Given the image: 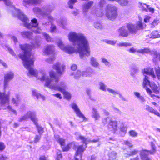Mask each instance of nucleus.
<instances>
[{"label":"nucleus","mask_w":160,"mask_h":160,"mask_svg":"<svg viewBox=\"0 0 160 160\" xmlns=\"http://www.w3.org/2000/svg\"><path fill=\"white\" fill-rule=\"evenodd\" d=\"M41 37L38 36L35 39L33 46L28 44H19L20 48L23 52L22 54H20L18 56L23 60L25 67L28 70V75H31L34 76L41 81L45 80V85L46 87L60 92L63 93L65 98L69 99L71 98V95L69 92L65 91L66 85L65 82H59V78L56 76L54 71L52 70L50 71L49 72L50 78H49L46 76L44 71L42 70L38 73L37 71L33 68L34 59L31 51L33 47H39L41 44Z\"/></svg>","instance_id":"obj_1"},{"label":"nucleus","mask_w":160,"mask_h":160,"mask_svg":"<svg viewBox=\"0 0 160 160\" xmlns=\"http://www.w3.org/2000/svg\"><path fill=\"white\" fill-rule=\"evenodd\" d=\"M69 41L72 43L73 45L76 46L74 47L70 45L65 46L60 40L58 42V47L66 53L71 54L74 52H78L80 58L83 59H86V56L90 55V48L88 39L81 33H77L72 32L68 35Z\"/></svg>","instance_id":"obj_2"},{"label":"nucleus","mask_w":160,"mask_h":160,"mask_svg":"<svg viewBox=\"0 0 160 160\" xmlns=\"http://www.w3.org/2000/svg\"><path fill=\"white\" fill-rule=\"evenodd\" d=\"M142 72L144 74H147V75H145L143 83L144 87L146 88V89L147 92L152 95V96H154L152 94V91L147 87L148 86H149L151 88L155 93L156 94L158 93L159 91L157 86L154 83V82H151L149 80V76H151L153 78L155 77L153 68L144 69Z\"/></svg>","instance_id":"obj_3"},{"label":"nucleus","mask_w":160,"mask_h":160,"mask_svg":"<svg viewBox=\"0 0 160 160\" xmlns=\"http://www.w3.org/2000/svg\"><path fill=\"white\" fill-rule=\"evenodd\" d=\"M55 8L54 5H47L43 6L41 8L38 7H34L33 8V10L34 13L40 15L42 18L47 17L49 22H51L54 20V18L50 13L53 11Z\"/></svg>","instance_id":"obj_4"},{"label":"nucleus","mask_w":160,"mask_h":160,"mask_svg":"<svg viewBox=\"0 0 160 160\" xmlns=\"http://www.w3.org/2000/svg\"><path fill=\"white\" fill-rule=\"evenodd\" d=\"M118 8L115 6L108 4L106 8V16L110 20H114L118 16Z\"/></svg>","instance_id":"obj_5"},{"label":"nucleus","mask_w":160,"mask_h":160,"mask_svg":"<svg viewBox=\"0 0 160 160\" xmlns=\"http://www.w3.org/2000/svg\"><path fill=\"white\" fill-rule=\"evenodd\" d=\"M151 149L150 150H143L141 152L140 155L142 160H149L148 156L149 154H154L156 152V148L153 142H150Z\"/></svg>","instance_id":"obj_6"},{"label":"nucleus","mask_w":160,"mask_h":160,"mask_svg":"<svg viewBox=\"0 0 160 160\" xmlns=\"http://www.w3.org/2000/svg\"><path fill=\"white\" fill-rule=\"evenodd\" d=\"M102 122L104 124L108 123L107 126L108 129L111 131H113V132L117 130L118 127V122L116 121H113L109 117H108L103 119L102 120Z\"/></svg>","instance_id":"obj_7"},{"label":"nucleus","mask_w":160,"mask_h":160,"mask_svg":"<svg viewBox=\"0 0 160 160\" xmlns=\"http://www.w3.org/2000/svg\"><path fill=\"white\" fill-rule=\"evenodd\" d=\"M36 118L35 112L29 111H28L24 115L19 118L18 121L19 122H22L27 120L30 118L33 122H35Z\"/></svg>","instance_id":"obj_8"},{"label":"nucleus","mask_w":160,"mask_h":160,"mask_svg":"<svg viewBox=\"0 0 160 160\" xmlns=\"http://www.w3.org/2000/svg\"><path fill=\"white\" fill-rule=\"evenodd\" d=\"M71 107L75 112L76 115L79 118L82 119L83 120H85L86 118L81 111L75 102H72L71 104Z\"/></svg>","instance_id":"obj_9"},{"label":"nucleus","mask_w":160,"mask_h":160,"mask_svg":"<svg viewBox=\"0 0 160 160\" xmlns=\"http://www.w3.org/2000/svg\"><path fill=\"white\" fill-rule=\"evenodd\" d=\"M14 77V74L12 72H7L4 75V86L6 88L8 86V82L12 79Z\"/></svg>","instance_id":"obj_10"},{"label":"nucleus","mask_w":160,"mask_h":160,"mask_svg":"<svg viewBox=\"0 0 160 160\" xmlns=\"http://www.w3.org/2000/svg\"><path fill=\"white\" fill-rule=\"evenodd\" d=\"M9 95L6 94L5 91L3 92H0V104L2 106L9 104Z\"/></svg>","instance_id":"obj_11"},{"label":"nucleus","mask_w":160,"mask_h":160,"mask_svg":"<svg viewBox=\"0 0 160 160\" xmlns=\"http://www.w3.org/2000/svg\"><path fill=\"white\" fill-rule=\"evenodd\" d=\"M42 0H23L22 3L26 7H28L31 5H39L42 2Z\"/></svg>","instance_id":"obj_12"},{"label":"nucleus","mask_w":160,"mask_h":160,"mask_svg":"<svg viewBox=\"0 0 160 160\" xmlns=\"http://www.w3.org/2000/svg\"><path fill=\"white\" fill-rule=\"evenodd\" d=\"M55 138L56 141L60 144L62 147V149L63 151H67L70 148L69 144L65 147V140L62 138H60L58 135H55Z\"/></svg>","instance_id":"obj_13"},{"label":"nucleus","mask_w":160,"mask_h":160,"mask_svg":"<svg viewBox=\"0 0 160 160\" xmlns=\"http://www.w3.org/2000/svg\"><path fill=\"white\" fill-rule=\"evenodd\" d=\"M65 67L64 64L58 62L54 65L53 68L57 71L59 74L61 75L64 72Z\"/></svg>","instance_id":"obj_14"},{"label":"nucleus","mask_w":160,"mask_h":160,"mask_svg":"<svg viewBox=\"0 0 160 160\" xmlns=\"http://www.w3.org/2000/svg\"><path fill=\"white\" fill-rule=\"evenodd\" d=\"M85 150V148L83 147V146H79L77 148L74 160H81L82 153Z\"/></svg>","instance_id":"obj_15"},{"label":"nucleus","mask_w":160,"mask_h":160,"mask_svg":"<svg viewBox=\"0 0 160 160\" xmlns=\"http://www.w3.org/2000/svg\"><path fill=\"white\" fill-rule=\"evenodd\" d=\"M126 26H123L118 30V34L119 36L124 37H127L128 36V32Z\"/></svg>","instance_id":"obj_16"},{"label":"nucleus","mask_w":160,"mask_h":160,"mask_svg":"<svg viewBox=\"0 0 160 160\" xmlns=\"http://www.w3.org/2000/svg\"><path fill=\"white\" fill-rule=\"evenodd\" d=\"M55 50L53 45H47L45 47L44 53L45 55L53 54Z\"/></svg>","instance_id":"obj_17"},{"label":"nucleus","mask_w":160,"mask_h":160,"mask_svg":"<svg viewBox=\"0 0 160 160\" xmlns=\"http://www.w3.org/2000/svg\"><path fill=\"white\" fill-rule=\"evenodd\" d=\"M78 138L82 140L83 143L85 144V147H86V145L89 142H96L99 141V139H94L92 140H90L88 138H85L83 136H81V135H79L78 136Z\"/></svg>","instance_id":"obj_18"},{"label":"nucleus","mask_w":160,"mask_h":160,"mask_svg":"<svg viewBox=\"0 0 160 160\" xmlns=\"http://www.w3.org/2000/svg\"><path fill=\"white\" fill-rule=\"evenodd\" d=\"M107 92L109 93L112 94L114 97H115V95L116 94H118L119 97L123 100L124 101H126L125 98L118 91H115L113 89L108 88L107 89Z\"/></svg>","instance_id":"obj_19"},{"label":"nucleus","mask_w":160,"mask_h":160,"mask_svg":"<svg viewBox=\"0 0 160 160\" xmlns=\"http://www.w3.org/2000/svg\"><path fill=\"white\" fill-rule=\"evenodd\" d=\"M126 26L130 33L134 34L137 33L138 30L135 24L128 23L126 25Z\"/></svg>","instance_id":"obj_20"},{"label":"nucleus","mask_w":160,"mask_h":160,"mask_svg":"<svg viewBox=\"0 0 160 160\" xmlns=\"http://www.w3.org/2000/svg\"><path fill=\"white\" fill-rule=\"evenodd\" d=\"M94 70L91 68H88L85 71L82 72V76L86 77H91L92 74H94Z\"/></svg>","instance_id":"obj_21"},{"label":"nucleus","mask_w":160,"mask_h":160,"mask_svg":"<svg viewBox=\"0 0 160 160\" xmlns=\"http://www.w3.org/2000/svg\"><path fill=\"white\" fill-rule=\"evenodd\" d=\"M93 2L90 1L89 2L84 3L82 5V10L83 12L85 14L88 11V9L93 4Z\"/></svg>","instance_id":"obj_22"},{"label":"nucleus","mask_w":160,"mask_h":160,"mask_svg":"<svg viewBox=\"0 0 160 160\" xmlns=\"http://www.w3.org/2000/svg\"><path fill=\"white\" fill-rule=\"evenodd\" d=\"M145 110L149 112L154 114L158 116H160V114L157 110L154 109L152 108L149 105H146Z\"/></svg>","instance_id":"obj_23"},{"label":"nucleus","mask_w":160,"mask_h":160,"mask_svg":"<svg viewBox=\"0 0 160 160\" xmlns=\"http://www.w3.org/2000/svg\"><path fill=\"white\" fill-rule=\"evenodd\" d=\"M92 117L94 118L95 120H98L100 118V114L97 109L94 108H92Z\"/></svg>","instance_id":"obj_24"},{"label":"nucleus","mask_w":160,"mask_h":160,"mask_svg":"<svg viewBox=\"0 0 160 160\" xmlns=\"http://www.w3.org/2000/svg\"><path fill=\"white\" fill-rule=\"evenodd\" d=\"M22 36L24 38L29 39H32L33 37V33L30 32L24 31L21 33Z\"/></svg>","instance_id":"obj_25"},{"label":"nucleus","mask_w":160,"mask_h":160,"mask_svg":"<svg viewBox=\"0 0 160 160\" xmlns=\"http://www.w3.org/2000/svg\"><path fill=\"white\" fill-rule=\"evenodd\" d=\"M70 75L71 76H74V78L75 79H78L82 75V72L79 70H78L76 72H71Z\"/></svg>","instance_id":"obj_26"},{"label":"nucleus","mask_w":160,"mask_h":160,"mask_svg":"<svg viewBox=\"0 0 160 160\" xmlns=\"http://www.w3.org/2000/svg\"><path fill=\"white\" fill-rule=\"evenodd\" d=\"M21 100L20 96L18 94H16L15 97L12 98V102L16 106L18 105Z\"/></svg>","instance_id":"obj_27"},{"label":"nucleus","mask_w":160,"mask_h":160,"mask_svg":"<svg viewBox=\"0 0 160 160\" xmlns=\"http://www.w3.org/2000/svg\"><path fill=\"white\" fill-rule=\"evenodd\" d=\"M138 152V151L136 149H133L130 151H128L127 152H126V151L124 150V155L125 157H128L136 155Z\"/></svg>","instance_id":"obj_28"},{"label":"nucleus","mask_w":160,"mask_h":160,"mask_svg":"<svg viewBox=\"0 0 160 160\" xmlns=\"http://www.w3.org/2000/svg\"><path fill=\"white\" fill-rule=\"evenodd\" d=\"M108 156L110 160L115 159L117 157V153L114 151H110L108 154Z\"/></svg>","instance_id":"obj_29"},{"label":"nucleus","mask_w":160,"mask_h":160,"mask_svg":"<svg viewBox=\"0 0 160 160\" xmlns=\"http://www.w3.org/2000/svg\"><path fill=\"white\" fill-rule=\"evenodd\" d=\"M90 63L94 67H98L99 66L96 59L93 57H91L90 58Z\"/></svg>","instance_id":"obj_30"},{"label":"nucleus","mask_w":160,"mask_h":160,"mask_svg":"<svg viewBox=\"0 0 160 160\" xmlns=\"http://www.w3.org/2000/svg\"><path fill=\"white\" fill-rule=\"evenodd\" d=\"M32 95L36 97L37 99L41 98L43 100H44L45 98V97L39 93L38 92L36 89H34L32 90Z\"/></svg>","instance_id":"obj_31"},{"label":"nucleus","mask_w":160,"mask_h":160,"mask_svg":"<svg viewBox=\"0 0 160 160\" xmlns=\"http://www.w3.org/2000/svg\"><path fill=\"white\" fill-rule=\"evenodd\" d=\"M116 2L121 6L124 7L128 5L129 0H117Z\"/></svg>","instance_id":"obj_32"},{"label":"nucleus","mask_w":160,"mask_h":160,"mask_svg":"<svg viewBox=\"0 0 160 160\" xmlns=\"http://www.w3.org/2000/svg\"><path fill=\"white\" fill-rule=\"evenodd\" d=\"M37 119L36 118L35 122H33L36 126L38 133L40 135H41L43 132V129L42 127L39 125L37 123Z\"/></svg>","instance_id":"obj_33"},{"label":"nucleus","mask_w":160,"mask_h":160,"mask_svg":"<svg viewBox=\"0 0 160 160\" xmlns=\"http://www.w3.org/2000/svg\"><path fill=\"white\" fill-rule=\"evenodd\" d=\"M98 85L99 87V88L100 90L104 92L107 91V89L108 88L107 87V85L103 82H99Z\"/></svg>","instance_id":"obj_34"},{"label":"nucleus","mask_w":160,"mask_h":160,"mask_svg":"<svg viewBox=\"0 0 160 160\" xmlns=\"http://www.w3.org/2000/svg\"><path fill=\"white\" fill-rule=\"evenodd\" d=\"M139 20L137 22L136 24L135 25L138 31L139 30L142 29L143 28L142 23V19L140 17H139Z\"/></svg>","instance_id":"obj_35"},{"label":"nucleus","mask_w":160,"mask_h":160,"mask_svg":"<svg viewBox=\"0 0 160 160\" xmlns=\"http://www.w3.org/2000/svg\"><path fill=\"white\" fill-rule=\"evenodd\" d=\"M158 31L157 30L154 31L150 34V38L152 39H155L157 38H160V34L158 33Z\"/></svg>","instance_id":"obj_36"},{"label":"nucleus","mask_w":160,"mask_h":160,"mask_svg":"<svg viewBox=\"0 0 160 160\" xmlns=\"http://www.w3.org/2000/svg\"><path fill=\"white\" fill-rule=\"evenodd\" d=\"M133 93L136 97L138 98L141 102H144L145 100L143 97L141 95L139 92H135Z\"/></svg>","instance_id":"obj_37"},{"label":"nucleus","mask_w":160,"mask_h":160,"mask_svg":"<svg viewBox=\"0 0 160 160\" xmlns=\"http://www.w3.org/2000/svg\"><path fill=\"white\" fill-rule=\"evenodd\" d=\"M94 27L97 29L102 30L103 28V26L102 24L100 22H96L93 24Z\"/></svg>","instance_id":"obj_38"},{"label":"nucleus","mask_w":160,"mask_h":160,"mask_svg":"<svg viewBox=\"0 0 160 160\" xmlns=\"http://www.w3.org/2000/svg\"><path fill=\"white\" fill-rule=\"evenodd\" d=\"M67 20L65 18H61L59 23L61 27L64 28L65 26L67 25Z\"/></svg>","instance_id":"obj_39"},{"label":"nucleus","mask_w":160,"mask_h":160,"mask_svg":"<svg viewBox=\"0 0 160 160\" xmlns=\"http://www.w3.org/2000/svg\"><path fill=\"white\" fill-rule=\"evenodd\" d=\"M150 51L148 48H145L143 49H140L137 50V52L141 53H148L150 52Z\"/></svg>","instance_id":"obj_40"},{"label":"nucleus","mask_w":160,"mask_h":160,"mask_svg":"<svg viewBox=\"0 0 160 160\" xmlns=\"http://www.w3.org/2000/svg\"><path fill=\"white\" fill-rule=\"evenodd\" d=\"M102 62L104 63L105 65L107 67H110L111 65L110 62L108 60L104 58H101Z\"/></svg>","instance_id":"obj_41"},{"label":"nucleus","mask_w":160,"mask_h":160,"mask_svg":"<svg viewBox=\"0 0 160 160\" xmlns=\"http://www.w3.org/2000/svg\"><path fill=\"white\" fill-rule=\"evenodd\" d=\"M43 35L44 38L47 42H51L53 41L52 39L51 38L50 36L47 33H44L43 34Z\"/></svg>","instance_id":"obj_42"},{"label":"nucleus","mask_w":160,"mask_h":160,"mask_svg":"<svg viewBox=\"0 0 160 160\" xmlns=\"http://www.w3.org/2000/svg\"><path fill=\"white\" fill-rule=\"evenodd\" d=\"M119 47H128L132 45L131 43L126 42H120L118 44Z\"/></svg>","instance_id":"obj_43"},{"label":"nucleus","mask_w":160,"mask_h":160,"mask_svg":"<svg viewBox=\"0 0 160 160\" xmlns=\"http://www.w3.org/2000/svg\"><path fill=\"white\" fill-rule=\"evenodd\" d=\"M77 2V0H69L68 3V5L69 8L71 9H72L73 7V5Z\"/></svg>","instance_id":"obj_44"},{"label":"nucleus","mask_w":160,"mask_h":160,"mask_svg":"<svg viewBox=\"0 0 160 160\" xmlns=\"http://www.w3.org/2000/svg\"><path fill=\"white\" fill-rule=\"evenodd\" d=\"M129 135L132 137H137L138 135V133L133 130H131L129 132Z\"/></svg>","instance_id":"obj_45"},{"label":"nucleus","mask_w":160,"mask_h":160,"mask_svg":"<svg viewBox=\"0 0 160 160\" xmlns=\"http://www.w3.org/2000/svg\"><path fill=\"white\" fill-rule=\"evenodd\" d=\"M56 26L53 24L51 23L50 27V32L51 33L55 32H56Z\"/></svg>","instance_id":"obj_46"},{"label":"nucleus","mask_w":160,"mask_h":160,"mask_svg":"<svg viewBox=\"0 0 160 160\" xmlns=\"http://www.w3.org/2000/svg\"><path fill=\"white\" fill-rule=\"evenodd\" d=\"M131 72V75L132 76L134 75L135 74L138 72L139 71V69L138 67L133 68L131 70H130Z\"/></svg>","instance_id":"obj_47"},{"label":"nucleus","mask_w":160,"mask_h":160,"mask_svg":"<svg viewBox=\"0 0 160 160\" xmlns=\"http://www.w3.org/2000/svg\"><path fill=\"white\" fill-rule=\"evenodd\" d=\"M55 58L54 55H53L51 57L47 59L46 61L47 62L50 63H51L53 62V61L55 60Z\"/></svg>","instance_id":"obj_48"},{"label":"nucleus","mask_w":160,"mask_h":160,"mask_svg":"<svg viewBox=\"0 0 160 160\" xmlns=\"http://www.w3.org/2000/svg\"><path fill=\"white\" fill-rule=\"evenodd\" d=\"M159 23V20L158 19H154L153 22L151 23L152 28H154L157 26Z\"/></svg>","instance_id":"obj_49"},{"label":"nucleus","mask_w":160,"mask_h":160,"mask_svg":"<svg viewBox=\"0 0 160 160\" xmlns=\"http://www.w3.org/2000/svg\"><path fill=\"white\" fill-rule=\"evenodd\" d=\"M123 144L128 146L129 148H132L133 147V145L131 142V141H125L124 142Z\"/></svg>","instance_id":"obj_50"},{"label":"nucleus","mask_w":160,"mask_h":160,"mask_svg":"<svg viewBox=\"0 0 160 160\" xmlns=\"http://www.w3.org/2000/svg\"><path fill=\"white\" fill-rule=\"evenodd\" d=\"M113 109L115 112L117 113L119 115H121L122 113V112L117 108L113 107Z\"/></svg>","instance_id":"obj_51"},{"label":"nucleus","mask_w":160,"mask_h":160,"mask_svg":"<svg viewBox=\"0 0 160 160\" xmlns=\"http://www.w3.org/2000/svg\"><path fill=\"white\" fill-rule=\"evenodd\" d=\"M127 128L126 127H125L122 124L120 126V130L121 132H123L124 134H125L126 132Z\"/></svg>","instance_id":"obj_52"},{"label":"nucleus","mask_w":160,"mask_h":160,"mask_svg":"<svg viewBox=\"0 0 160 160\" xmlns=\"http://www.w3.org/2000/svg\"><path fill=\"white\" fill-rule=\"evenodd\" d=\"M41 135H36L34 138V142L35 143H37L39 142V140L41 138Z\"/></svg>","instance_id":"obj_53"},{"label":"nucleus","mask_w":160,"mask_h":160,"mask_svg":"<svg viewBox=\"0 0 160 160\" xmlns=\"http://www.w3.org/2000/svg\"><path fill=\"white\" fill-rule=\"evenodd\" d=\"M7 108L9 110V111L13 112L16 115L17 114V112L16 111L12 109V107L10 105H8L7 106Z\"/></svg>","instance_id":"obj_54"},{"label":"nucleus","mask_w":160,"mask_h":160,"mask_svg":"<svg viewBox=\"0 0 160 160\" xmlns=\"http://www.w3.org/2000/svg\"><path fill=\"white\" fill-rule=\"evenodd\" d=\"M140 4V8L143 10L145 11L146 12H148V9H147V8H145L143 5H145L146 6L147 5L146 4H142L141 3L139 2V3Z\"/></svg>","instance_id":"obj_55"},{"label":"nucleus","mask_w":160,"mask_h":160,"mask_svg":"<svg viewBox=\"0 0 160 160\" xmlns=\"http://www.w3.org/2000/svg\"><path fill=\"white\" fill-rule=\"evenodd\" d=\"M107 43L111 45H114L116 42V41L107 40L105 41Z\"/></svg>","instance_id":"obj_56"},{"label":"nucleus","mask_w":160,"mask_h":160,"mask_svg":"<svg viewBox=\"0 0 160 160\" xmlns=\"http://www.w3.org/2000/svg\"><path fill=\"white\" fill-rule=\"evenodd\" d=\"M6 146L4 143L2 142H0V151H3L5 148Z\"/></svg>","instance_id":"obj_57"},{"label":"nucleus","mask_w":160,"mask_h":160,"mask_svg":"<svg viewBox=\"0 0 160 160\" xmlns=\"http://www.w3.org/2000/svg\"><path fill=\"white\" fill-rule=\"evenodd\" d=\"M156 72L158 78L160 77V68L158 67L155 68Z\"/></svg>","instance_id":"obj_58"},{"label":"nucleus","mask_w":160,"mask_h":160,"mask_svg":"<svg viewBox=\"0 0 160 160\" xmlns=\"http://www.w3.org/2000/svg\"><path fill=\"white\" fill-rule=\"evenodd\" d=\"M151 18V17L149 16H145L144 19V22L146 23L148 22Z\"/></svg>","instance_id":"obj_59"},{"label":"nucleus","mask_w":160,"mask_h":160,"mask_svg":"<svg viewBox=\"0 0 160 160\" xmlns=\"http://www.w3.org/2000/svg\"><path fill=\"white\" fill-rule=\"evenodd\" d=\"M146 7L148 10V9L149 10V12L152 13H153L154 12V9L153 8L149 7V6L148 5H146Z\"/></svg>","instance_id":"obj_60"},{"label":"nucleus","mask_w":160,"mask_h":160,"mask_svg":"<svg viewBox=\"0 0 160 160\" xmlns=\"http://www.w3.org/2000/svg\"><path fill=\"white\" fill-rule=\"evenodd\" d=\"M8 159V157L6 156L0 154V160H6Z\"/></svg>","instance_id":"obj_61"},{"label":"nucleus","mask_w":160,"mask_h":160,"mask_svg":"<svg viewBox=\"0 0 160 160\" xmlns=\"http://www.w3.org/2000/svg\"><path fill=\"white\" fill-rule=\"evenodd\" d=\"M33 32L36 33H40L42 32V30L39 28H37L35 30H33Z\"/></svg>","instance_id":"obj_62"},{"label":"nucleus","mask_w":160,"mask_h":160,"mask_svg":"<svg viewBox=\"0 0 160 160\" xmlns=\"http://www.w3.org/2000/svg\"><path fill=\"white\" fill-rule=\"evenodd\" d=\"M11 38L14 41L15 44L18 42L17 38L14 36H12L11 37Z\"/></svg>","instance_id":"obj_63"},{"label":"nucleus","mask_w":160,"mask_h":160,"mask_svg":"<svg viewBox=\"0 0 160 160\" xmlns=\"http://www.w3.org/2000/svg\"><path fill=\"white\" fill-rule=\"evenodd\" d=\"M137 67V66L136 64L135 63H132L130 65L129 68L130 70H131Z\"/></svg>","instance_id":"obj_64"}]
</instances>
